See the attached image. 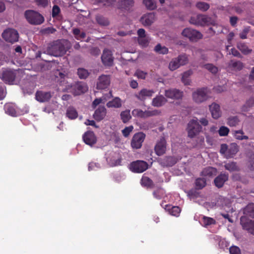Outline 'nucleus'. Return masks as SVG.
Instances as JSON below:
<instances>
[{"label": "nucleus", "instance_id": "nucleus-6", "mask_svg": "<svg viewBox=\"0 0 254 254\" xmlns=\"http://www.w3.org/2000/svg\"><path fill=\"white\" fill-rule=\"evenodd\" d=\"M148 168V163L143 160H136L130 164L129 169L133 172L141 173L146 171Z\"/></svg>", "mask_w": 254, "mask_h": 254}, {"label": "nucleus", "instance_id": "nucleus-59", "mask_svg": "<svg viewBox=\"0 0 254 254\" xmlns=\"http://www.w3.org/2000/svg\"><path fill=\"white\" fill-rule=\"evenodd\" d=\"M250 31V27H245L242 32L239 34V36L241 39H246L247 38V34Z\"/></svg>", "mask_w": 254, "mask_h": 254}, {"label": "nucleus", "instance_id": "nucleus-38", "mask_svg": "<svg viewBox=\"0 0 254 254\" xmlns=\"http://www.w3.org/2000/svg\"><path fill=\"white\" fill-rule=\"evenodd\" d=\"M141 185L147 188H153L154 184L152 180L149 177L143 176L141 180Z\"/></svg>", "mask_w": 254, "mask_h": 254}, {"label": "nucleus", "instance_id": "nucleus-62", "mask_svg": "<svg viewBox=\"0 0 254 254\" xmlns=\"http://www.w3.org/2000/svg\"><path fill=\"white\" fill-rule=\"evenodd\" d=\"M147 73L140 70H137L134 74V75L136 76L138 78L144 79L145 78Z\"/></svg>", "mask_w": 254, "mask_h": 254}, {"label": "nucleus", "instance_id": "nucleus-4", "mask_svg": "<svg viewBox=\"0 0 254 254\" xmlns=\"http://www.w3.org/2000/svg\"><path fill=\"white\" fill-rule=\"evenodd\" d=\"M201 129L202 127L199 125L197 119L190 120L188 124V136L193 138L201 131Z\"/></svg>", "mask_w": 254, "mask_h": 254}, {"label": "nucleus", "instance_id": "nucleus-20", "mask_svg": "<svg viewBox=\"0 0 254 254\" xmlns=\"http://www.w3.org/2000/svg\"><path fill=\"white\" fill-rule=\"evenodd\" d=\"M240 223L243 229L251 233L252 227L254 225V220H250L246 216H242L240 218Z\"/></svg>", "mask_w": 254, "mask_h": 254}, {"label": "nucleus", "instance_id": "nucleus-56", "mask_svg": "<svg viewBox=\"0 0 254 254\" xmlns=\"http://www.w3.org/2000/svg\"><path fill=\"white\" fill-rule=\"evenodd\" d=\"M229 129L227 127L222 126L220 127L218 132L221 136H224L228 135Z\"/></svg>", "mask_w": 254, "mask_h": 254}, {"label": "nucleus", "instance_id": "nucleus-43", "mask_svg": "<svg viewBox=\"0 0 254 254\" xmlns=\"http://www.w3.org/2000/svg\"><path fill=\"white\" fill-rule=\"evenodd\" d=\"M96 20L97 23L101 25L107 26L109 24V21L108 19L102 15H97L96 17Z\"/></svg>", "mask_w": 254, "mask_h": 254}, {"label": "nucleus", "instance_id": "nucleus-17", "mask_svg": "<svg viewBox=\"0 0 254 254\" xmlns=\"http://www.w3.org/2000/svg\"><path fill=\"white\" fill-rule=\"evenodd\" d=\"M166 149V141L165 138L162 137L155 146V152L158 156H161L165 153Z\"/></svg>", "mask_w": 254, "mask_h": 254}, {"label": "nucleus", "instance_id": "nucleus-32", "mask_svg": "<svg viewBox=\"0 0 254 254\" xmlns=\"http://www.w3.org/2000/svg\"><path fill=\"white\" fill-rule=\"evenodd\" d=\"M134 5L133 0H121V8L125 10H129Z\"/></svg>", "mask_w": 254, "mask_h": 254}, {"label": "nucleus", "instance_id": "nucleus-55", "mask_svg": "<svg viewBox=\"0 0 254 254\" xmlns=\"http://www.w3.org/2000/svg\"><path fill=\"white\" fill-rule=\"evenodd\" d=\"M155 51L162 54H166L168 52V49L165 47H162L160 44H157L155 47Z\"/></svg>", "mask_w": 254, "mask_h": 254}, {"label": "nucleus", "instance_id": "nucleus-54", "mask_svg": "<svg viewBox=\"0 0 254 254\" xmlns=\"http://www.w3.org/2000/svg\"><path fill=\"white\" fill-rule=\"evenodd\" d=\"M77 74L79 77L81 79H85L89 75V72L88 70L84 68L78 69Z\"/></svg>", "mask_w": 254, "mask_h": 254}, {"label": "nucleus", "instance_id": "nucleus-51", "mask_svg": "<svg viewBox=\"0 0 254 254\" xmlns=\"http://www.w3.org/2000/svg\"><path fill=\"white\" fill-rule=\"evenodd\" d=\"M143 3L150 10H153L156 7V3L153 0H143Z\"/></svg>", "mask_w": 254, "mask_h": 254}, {"label": "nucleus", "instance_id": "nucleus-27", "mask_svg": "<svg viewBox=\"0 0 254 254\" xmlns=\"http://www.w3.org/2000/svg\"><path fill=\"white\" fill-rule=\"evenodd\" d=\"M112 97V91H110L107 94L104 95L101 98L95 99L92 103V107L95 108L100 103H105L106 101Z\"/></svg>", "mask_w": 254, "mask_h": 254}, {"label": "nucleus", "instance_id": "nucleus-10", "mask_svg": "<svg viewBox=\"0 0 254 254\" xmlns=\"http://www.w3.org/2000/svg\"><path fill=\"white\" fill-rule=\"evenodd\" d=\"M145 137V134L139 132L135 133L131 140V146L133 148L139 149L142 146V144Z\"/></svg>", "mask_w": 254, "mask_h": 254}, {"label": "nucleus", "instance_id": "nucleus-14", "mask_svg": "<svg viewBox=\"0 0 254 254\" xmlns=\"http://www.w3.org/2000/svg\"><path fill=\"white\" fill-rule=\"evenodd\" d=\"M113 59L112 52L108 49H104L101 56L103 64L105 66H112L113 64Z\"/></svg>", "mask_w": 254, "mask_h": 254}, {"label": "nucleus", "instance_id": "nucleus-46", "mask_svg": "<svg viewBox=\"0 0 254 254\" xmlns=\"http://www.w3.org/2000/svg\"><path fill=\"white\" fill-rule=\"evenodd\" d=\"M195 184L197 190L202 189L206 185V180L204 178H197L195 180Z\"/></svg>", "mask_w": 254, "mask_h": 254}, {"label": "nucleus", "instance_id": "nucleus-50", "mask_svg": "<svg viewBox=\"0 0 254 254\" xmlns=\"http://www.w3.org/2000/svg\"><path fill=\"white\" fill-rule=\"evenodd\" d=\"M196 7L199 10L205 11L209 8V4L205 2H198L196 4Z\"/></svg>", "mask_w": 254, "mask_h": 254}, {"label": "nucleus", "instance_id": "nucleus-3", "mask_svg": "<svg viewBox=\"0 0 254 254\" xmlns=\"http://www.w3.org/2000/svg\"><path fill=\"white\" fill-rule=\"evenodd\" d=\"M24 15L28 22L33 25H40L44 21V18L41 14L32 10H26Z\"/></svg>", "mask_w": 254, "mask_h": 254}, {"label": "nucleus", "instance_id": "nucleus-26", "mask_svg": "<svg viewBox=\"0 0 254 254\" xmlns=\"http://www.w3.org/2000/svg\"><path fill=\"white\" fill-rule=\"evenodd\" d=\"M228 66L233 70L240 71L243 69L244 65L240 61L231 60L228 64Z\"/></svg>", "mask_w": 254, "mask_h": 254}, {"label": "nucleus", "instance_id": "nucleus-60", "mask_svg": "<svg viewBox=\"0 0 254 254\" xmlns=\"http://www.w3.org/2000/svg\"><path fill=\"white\" fill-rule=\"evenodd\" d=\"M60 12L61 9L60 7L57 5H54L52 9V17L53 18L56 17L60 13Z\"/></svg>", "mask_w": 254, "mask_h": 254}, {"label": "nucleus", "instance_id": "nucleus-47", "mask_svg": "<svg viewBox=\"0 0 254 254\" xmlns=\"http://www.w3.org/2000/svg\"><path fill=\"white\" fill-rule=\"evenodd\" d=\"M244 134L243 130H239L234 131V136L238 140H244V139H248L249 137L247 135H244Z\"/></svg>", "mask_w": 254, "mask_h": 254}, {"label": "nucleus", "instance_id": "nucleus-57", "mask_svg": "<svg viewBox=\"0 0 254 254\" xmlns=\"http://www.w3.org/2000/svg\"><path fill=\"white\" fill-rule=\"evenodd\" d=\"M133 127L132 126L126 127L124 129L122 130V133L123 135L127 137L128 136L130 133L132 131Z\"/></svg>", "mask_w": 254, "mask_h": 254}, {"label": "nucleus", "instance_id": "nucleus-7", "mask_svg": "<svg viewBox=\"0 0 254 254\" xmlns=\"http://www.w3.org/2000/svg\"><path fill=\"white\" fill-rule=\"evenodd\" d=\"M182 34L191 42H196L202 38V35L200 32L190 28L184 29Z\"/></svg>", "mask_w": 254, "mask_h": 254}, {"label": "nucleus", "instance_id": "nucleus-33", "mask_svg": "<svg viewBox=\"0 0 254 254\" xmlns=\"http://www.w3.org/2000/svg\"><path fill=\"white\" fill-rule=\"evenodd\" d=\"M224 168L226 170L229 172L239 171L240 170L239 167L237 165L236 162L234 161L229 162L224 165Z\"/></svg>", "mask_w": 254, "mask_h": 254}, {"label": "nucleus", "instance_id": "nucleus-48", "mask_svg": "<svg viewBox=\"0 0 254 254\" xmlns=\"http://www.w3.org/2000/svg\"><path fill=\"white\" fill-rule=\"evenodd\" d=\"M181 65L179 63L178 60H177V58H175L169 63V67L171 70L173 71L178 68Z\"/></svg>", "mask_w": 254, "mask_h": 254}, {"label": "nucleus", "instance_id": "nucleus-9", "mask_svg": "<svg viewBox=\"0 0 254 254\" xmlns=\"http://www.w3.org/2000/svg\"><path fill=\"white\" fill-rule=\"evenodd\" d=\"M210 21L211 18L209 17L202 14L191 17L190 20V23L200 26L208 25L210 23Z\"/></svg>", "mask_w": 254, "mask_h": 254}, {"label": "nucleus", "instance_id": "nucleus-19", "mask_svg": "<svg viewBox=\"0 0 254 254\" xmlns=\"http://www.w3.org/2000/svg\"><path fill=\"white\" fill-rule=\"evenodd\" d=\"M16 77V71L11 70H6L3 72L2 80L6 83L12 84Z\"/></svg>", "mask_w": 254, "mask_h": 254}, {"label": "nucleus", "instance_id": "nucleus-24", "mask_svg": "<svg viewBox=\"0 0 254 254\" xmlns=\"http://www.w3.org/2000/svg\"><path fill=\"white\" fill-rule=\"evenodd\" d=\"M155 14L154 13H149L144 15L141 18L140 21L144 26H150L154 21Z\"/></svg>", "mask_w": 254, "mask_h": 254}, {"label": "nucleus", "instance_id": "nucleus-16", "mask_svg": "<svg viewBox=\"0 0 254 254\" xmlns=\"http://www.w3.org/2000/svg\"><path fill=\"white\" fill-rule=\"evenodd\" d=\"M72 92L74 95H78L84 93L88 90V87L86 83L78 82L71 86Z\"/></svg>", "mask_w": 254, "mask_h": 254}, {"label": "nucleus", "instance_id": "nucleus-18", "mask_svg": "<svg viewBox=\"0 0 254 254\" xmlns=\"http://www.w3.org/2000/svg\"><path fill=\"white\" fill-rule=\"evenodd\" d=\"M154 93L153 90L143 88L138 93L135 94L134 96L139 101H144L147 98H150Z\"/></svg>", "mask_w": 254, "mask_h": 254}, {"label": "nucleus", "instance_id": "nucleus-53", "mask_svg": "<svg viewBox=\"0 0 254 254\" xmlns=\"http://www.w3.org/2000/svg\"><path fill=\"white\" fill-rule=\"evenodd\" d=\"M150 39L147 36L138 38V44L142 47H147L149 43Z\"/></svg>", "mask_w": 254, "mask_h": 254}, {"label": "nucleus", "instance_id": "nucleus-35", "mask_svg": "<svg viewBox=\"0 0 254 254\" xmlns=\"http://www.w3.org/2000/svg\"><path fill=\"white\" fill-rule=\"evenodd\" d=\"M192 74L191 70H189L184 72L182 77V82L186 85H190L191 80L190 78V75Z\"/></svg>", "mask_w": 254, "mask_h": 254}, {"label": "nucleus", "instance_id": "nucleus-11", "mask_svg": "<svg viewBox=\"0 0 254 254\" xmlns=\"http://www.w3.org/2000/svg\"><path fill=\"white\" fill-rule=\"evenodd\" d=\"M184 93L183 91L176 88H171L166 90L165 95L168 98L175 100L181 99L183 97Z\"/></svg>", "mask_w": 254, "mask_h": 254}, {"label": "nucleus", "instance_id": "nucleus-30", "mask_svg": "<svg viewBox=\"0 0 254 254\" xmlns=\"http://www.w3.org/2000/svg\"><path fill=\"white\" fill-rule=\"evenodd\" d=\"M165 209L170 214L174 216H178L181 212V209L178 206H172L171 205H166Z\"/></svg>", "mask_w": 254, "mask_h": 254}, {"label": "nucleus", "instance_id": "nucleus-23", "mask_svg": "<svg viewBox=\"0 0 254 254\" xmlns=\"http://www.w3.org/2000/svg\"><path fill=\"white\" fill-rule=\"evenodd\" d=\"M228 180V174L221 173L214 180L215 185L218 188H222L225 182Z\"/></svg>", "mask_w": 254, "mask_h": 254}, {"label": "nucleus", "instance_id": "nucleus-58", "mask_svg": "<svg viewBox=\"0 0 254 254\" xmlns=\"http://www.w3.org/2000/svg\"><path fill=\"white\" fill-rule=\"evenodd\" d=\"M132 115L134 117L142 118L143 111L139 109H135L132 111Z\"/></svg>", "mask_w": 254, "mask_h": 254}, {"label": "nucleus", "instance_id": "nucleus-29", "mask_svg": "<svg viewBox=\"0 0 254 254\" xmlns=\"http://www.w3.org/2000/svg\"><path fill=\"white\" fill-rule=\"evenodd\" d=\"M5 113L13 117L16 116L17 113L15 105L12 103H6L4 106Z\"/></svg>", "mask_w": 254, "mask_h": 254}, {"label": "nucleus", "instance_id": "nucleus-39", "mask_svg": "<svg viewBox=\"0 0 254 254\" xmlns=\"http://www.w3.org/2000/svg\"><path fill=\"white\" fill-rule=\"evenodd\" d=\"M72 33L78 40L83 39L86 37V33L84 32H81L79 28L73 29Z\"/></svg>", "mask_w": 254, "mask_h": 254}, {"label": "nucleus", "instance_id": "nucleus-22", "mask_svg": "<svg viewBox=\"0 0 254 254\" xmlns=\"http://www.w3.org/2000/svg\"><path fill=\"white\" fill-rule=\"evenodd\" d=\"M209 110L211 112L212 118L217 119L221 116V111L219 105L216 103H213L209 105Z\"/></svg>", "mask_w": 254, "mask_h": 254}, {"label": "nucleus", "instance_id": "nucleus-31", "mask_svg": "<svg viewBox=\"0 0 254 254\" xmlns=\"http://www.w3.org/2000/svg\"><path fill=\"white\" fill-rule=\"evenodd\" d=\"M177 163L176 159L172 156H166L162 160L161 163L167 167L173 166Z\"/></svg>", "mask_w": 254, "mask_h": 254}, {"label": "nucleus", "instance_id": "nucleus-34", "mask_svg": "<svg viewBox=\"0 0 254 254\" xmlns=\"http://www.w3.org/2000/svg\"><path fill=\"white\" fill-rule=\"evenodd\" d=\"M66 117L70 120H74L78 117V113L76 109L73 107H69L66 110Z\"/></svg>", "mask_w": 254, "mask_h": 254}, {"label": "nucleus", "instance_id": "nucleus-49", "mask_svg": "<svg viewBox=\"0 0 254 254\" xmlns=\"http://www.w3.org/2000/svg\"><path fill=\"white\" fill-rule=\"evenodd\" d=\"M177 60H178L179 63L181 65H184L186 64L189 61L188 57L187 55L185 54L179 55L177 58Z\"/></svg>", "mask_w": 254, "mask_h": 254}, {"label": "nucleus", "instance_id": "nucleus-13", "mask_svg": "<svg viewBox=\"0 0 254 254\" xmlns=\"http://www.w3.org/2000/svg\"><path fill=\"white\" fill-rule=\"evenodd\" d=\"M82 138L85 144L91 146L97 142V137L92 131L85 132L82 136Z\"/></svg>", "mask_w": 254, "mask_h": 254}, {"label": "nucleus", "instance_id": "nucleus-44", "mask_svg": "<svg viewBox=\"0 0 254 254\" xmlns=\"http://www.w3.org/2000/svg\"><path fill=\"white\" fill-rule=\"evenodd\" d=\"M203 67L212 74H216L218 71V68L212 64H205L203 65Z\"/></svg>", "mask_w": 254, "mask_h": 254}, {"label": "nucleus", "instance_id": "nucleus-1", "mask_svg": "<svg viewBox=\"0 0 254 254\" xmlns=\"http://www.w3.org/2000/svg\"><path fill=\"white\" fill-rule=\"evenodd\" d=\"M69 44L67 40L60 39L50 43L47 47V54L54 57L64 56L69 49Z\"/></svg>", "mask_w": 254, "mask_h": 254}, {"label": "nucleus", "instance_id": "nucleus-25", "mask_svg": "<svg viewBox=\"0 0 254 254\" xmlns=\"http://www.w3.org/2000/svg\"><path fill=\"white\" fill-rule=\"evenodd\" d=\"M217 173L216 168L212 167H207L204 168L201 173V176L206 178H212L216 176Z\"/></svg>", "mask_w": 254, "mask_h": 254}, {"label": "nucleus", "instance_id": "nucleus-63", "mask_svg": "<svg viewBox=\"0 0 254 254\" xmlns=\"http://www.w3.org/2000/svg\"><path fill=\"white\" fill-rule=\"evenodd\" d=\"M6 93L4 86L0 84V100H2L5 97Z\"/></svg>", "mask_w": 254, "mask_h": 254}, {"label": "nucleus", "instance_id": "nucleus-2", "mask_svg": "<svg viewBox=\"0 0 254 254\" xmlns=\"http://www.w3.org/2000/svg\"><path fill=\"white\" fill-rule=\"evenodd\" d=\"M239 150V147L236 143H231L229 145L226 144L221 145L220 152L227 159L232 158Z\"/></svg>", "mask_w": 254, "mask_h": 254}, {"label": "nucleus", "instance_id": "nucleus-12", "mask_svg": "<svg viewBox=\"0 0 254 254\" xmlns=\"http://www.w3.org/2000/svg\"><path fill=\"white\" fill-rule=\"evenodd\" d=\"M52 97L50 91H37L35 94V99L41 103L47 102L50 101Z\"/></svg>", "mask_w": 254, "mask_h": 254}, {"label": "nucleus", "instance_id": "nucleus-8", "mask_svg": "<svg viewBox=\"0 0 254 254\" xmlns=\"http://www.w3.org/2000/svg\"><path fill=\"white\" fill-rule=\"evenodd\" d=\"M2 36L6 41L13 43L18 41L19 34L17 30L12 28H8L3 31Z\"/></svg>", "mask_w": 254, "mask_h": 254}, {"label": "nucleus", "instance_id": "nucleus-41", "mask_svg": "<svg viewBox=\"0 0 254 254\" xmlns=\"http://www.w3.org/2000/svg\"><path fill=\"white\" fill-rule=\"evenodd\" d=\"M121 118L124 123H127L131 118L129 110H125L121 113Z\"/></svg>", "mask_w": 254, "mask_h": 254}, {"label": "nucleus", "instance_id": "nucleus-45", "mask_svg": "<svg viewBox=\"0 0 254 254\" xmlns=\"http://www.w3.org/2000/svg\"><path fill=\"white\" fill-rule=\"evenodd\" d=\"M201 222L204 226L214 224L216 223V221L213 218L206 216L202 217Z\"/></svg>", "mask_w": 254, "mask_h": 254}, {"label": "nucleus", "instance_id": "nucleus-36", "mask_svg": "<svg viewBox=\"0 0 254 254\" xmlns=\"http://www.w3.org/2000/svg\"><path fill=\"white\" fill-rule=\"evenodd\" d=\"M108 108H120L122 106L121 100L119 97H115L112 101L107 103Z\"/></svg>", "mask_w": 254, "mask_h": 254}, {"label": "nucleus", "instance_id": "nucleus-64", "mask_svg": "<svg viewBox=\"0 0 254 254\" xmlns=\"http://www.w3.org/2000/svg\"><path fill=\"white\" fill-rule=\"evenodd\" d=\"M90 53L92 56H97L100 55V50L97 47H93L90 49Z\"/></svg>", "mask_w": 254, "mask_h": 254}, {"label": "nucleus", "instance_id": "nucleus-5", "mask_svg": "<svg viewBox=\"0 0 254 254\" xmlns=\"http://www.w3.org/2000/svg\"><path fill=\"white\" fill-rule=\"evenodd\" d=\"M192 96L193 101L197 103H201L207 100L208 98L207 88H198L192 93Z\"/></svg>", "mask_w": 254, "mask_h": 254}, {"label": "nucleus", "instance_id": "nucleus-42", "mask_svg": "<svg viewBox=\"0 0 254 254\" xmlns=\"http://www.w3.org/2000/svg\"><path fill=\"white\" fill-rule=\"evenodd\" d=\"M244 213L249 216L254 218V204H250L244 209Z\"/></svg>", "mask_w": 254, "mask_h": 254}, {"label": "nucleus", "instance_id": "nucleus-28", "mask_svg": "<svg viewBox=\"0 0 254 254\" xmlns=\"http://www.w3.org/2000/svg\"><path fill=\"white\" fill-rule=\"evenodd\" d=\"M167 102V100L162 95L157 96L154 98L152 101V105L154 107H160Z\"/></svg>", "mask_w": 254, "mask_h": 254}, {"label": "nucleus", "instance_id": "nucleus-21", "mask_svg": "<svg viewBox=\"0 0 254 254\" xmlns=\"http://www.w3.org/2000/svg\"><path fill=\"white\" fill-rule=\"evenodd\" d=\"M107 114V110L104 106H99L94 112V119L97 122H100L104 119Z\"/></svg>", "mask_w": 254, "mask_h": 254}, {"label": "nucleus", "instance_id": "nucleus-52", "mask_svg": "<svg viewBox=\"0 0 254 254\" xmlns=\"http://www.w3.org/2000/svg\"><path fill=\"white\" fill-rule=\"evenodd\" d=\"M239 120L236 116L231 117L228 119L227 124L231 127H235L238 125Z\"/></svg>", "mask_w": 254, "mask_h": 254}, {"label": "nucleus", "instance_id": "nucleus-61", "mask_svg": "<svg viewBox=\"0 0 254 254\" xmlns=\"http://www.w3.org/2000/svg\"><path fill=\"white\" fill-rule=\"evenodd\" d=\"M230 254H241V250L238 247L231 246L229 249Z\"/></svg>", "mask_w": 254, "mask_h": 254}, {"label": "nucleus", "instance_id": "nucleus-15", "mask_svg": "<svg viewBox=\"0 0 254 254\" xmlns=\"http://www.w3.org/2000/svg\"><path fill=\"white\" fill-rule=\"evenodd\" d=\"M110 84V77L109 75L102 74L98 79L97 88L98 89H105Z\"/></svg>", "mask_w": 254, "mask_h": 254}, {"label": "nucleus", "instance_id": "nucleus-40", "mask_svg": "<svg viewBox=\"0 0 254 254\" xmlns=\"http://www.w3.org/2000/svg\"><path fill=\"white\" fill-rule=\"evenodd\" d=\"M160 112L157 110H146L143 111L142 119L147 118L150 117L157 116L159 115Z\"/></svg>", "mask_w": 254, "mask_h": 254}, {"label": "nucleus", "instance_id": "nucleus-37", "mask_svg": "<svg viewBox=\"0 0 254 254\" xmlns=\"http://www.w3.org/2000/svg\"><path fill=\"white\" fill-rule=\"evenodd\" d=\"M238 49L244 54L248 55L250 54L252 50L250 49L247 44L244 42H239L237 44Z\"/></svg>", "mask_w": 254, "mask_h": 254}]
</instances>
